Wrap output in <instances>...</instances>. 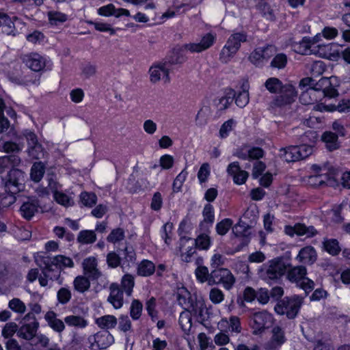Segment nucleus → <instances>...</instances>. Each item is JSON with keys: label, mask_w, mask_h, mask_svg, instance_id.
<instances>
[{"label": "nucleus", "mask_w": 350, "mask_h": 350, "mask_svg": "<svg viewBox=\"0 0 350 350\" xmlns=\"http://www.w3.org/2000/svg\"><path fill=\"white\" fill-rule=\"evenodd\" d=\"M295 51L298 53L303 54V55H308V54H314V50L316 49V46H312L310 41V38H304L301 42H299L297 45L295 46Z\"/></svg>", "instance_id": "7c9ffc66"}, {"label": "nucleus", "mask_w": 350, "mask_h": 350, "mask_svg": "<svg viewBox=\"0 0 350 350\" xmlns=\"http://www.w3.org/2000/svg\"><path fill=\"white\" fill-rule=\"evenodd\" d=\"M44 319L54 332L60 334L64 330V323L57 318V315L54 311H48L44 315Z\"/></svg>", "instance_id": "b1692460"}, {"label": "nucleus", "mask_w": 350, "mask_h": 350, "mask_svg": "<svg viewBox=\"0 0 350 350\" xmlns=\"http://www.w3.org/2000/svg\"><path fill=\"white\" fill-rule=\"evenodd\" d=\"M297 96L295 87L291 84H285L269 104V110L273 111L277 108H284L293 103Z\"/></svg>", "instance_id": "20e7f679"}, {"label": "nucleus", "mask_w": 350, "mask_h": 350, "mask_svg": "<svg viewBox=\"0 0 350 350\" xmlns=\"http://www.w3.org/2000/svg\"><path fill=\"white\" fill-rule=\"evenodd\" d=\"M124 239V231L122 228L113 229L107 237L108 242L115 243Z\"/></svg>", "instance_id": "13d9d810"}, {"label": "nucleus", "mask_w": 350, "mask_h": 350, "mask_svg": "<svg viewBox=\"0 0 350 350\" xmlns=\"http://www.w3.org/2000/svg\"><path fill=\"white\" fill-rule=\"evenodd\" d=\"M155 271V266L154 263L148 260H142L137 268L138 275L144 277H147L152 275Z\"/></svg>", "instance_id": "2f4dec72"}, {"label": "nucleus", "mask_w": 350, "mask_h": 350, "mask_svg": "<svg viewBox=\"0 0 350 350\" xmlns=\"http://www.w3.org/2000/svg\"><path fill=\"white\" fill-rule=\"evenodd\" d=\"M233 233L237 237H243V245H245L249 242L248 236L250 234L249 232L248 226H245V224L239 223L236 224L233 228Z\"/></svg>", "instance_id": "c9c22d12"}, {"label": "nucleus", "mask_w": 350, "mask_h": 350, "mask_svg": "<svg viewBox=\"0 0 350 350\" xmlns=\"http://www.w3.org/2000/svg\"><path fill=\"white\" fill-rule=\"evenodd\" d=\"M96 240V234L93 230H82L79 232L77 241L83 244L93 243Z\"/></svg>", "instance_id": "49530a36"}, {"label": "nucleus", "mask_w": 350, "mask_h": 350, "mask_svg": "<svg viewBox=\"0 0 350 350\" xmlns=\"http://www.w3.org/2000/svg\"><path fill=\"white\" fill-rule=\"evenodd\" d=\"M304 303V297L299 295L285 297L275 306L276 313L286 315L288 319H295Z\"/></svg>", "instance_id": "7ed1b4c3"}, {"label": "nucleus", "mask_w": 350, "mask_h": 350, "mask_svg": "<svg viewBox=\"0 0 350 350\" xmlns=\"http://www.w3.org/2000/svg\"><path fill=\"white\" fill-rule=\"evenodd\" d=\"M185 310L189 312L191 315L196 317L199 321H204L206 319L204 316L206 306L202 300L195 298Z\"/></svg>", "instance_id": "4be33fe9"}, {"label": "nucleus", "mask_w": 350, "mask_h": 350, "mask_svg": "<svg viewBox=\"0 0 350 350\" xmlns=\"http://www.w3.org/2000/svg\"><path fill=\"white\" fill-rule=\"evenodd\" d=\"M316 91H322L323 95L329 98H334L338 95L337 90L332 85L330 79L323 77L316 83L314 87L311 88L309 92L302 93L300 99L305 105L310 104V101H308L306 97L314 94Z\"/></svg>", "instance_id": "0eeeda50"}, {"label": "nucleus", "mask_w": 350, "mask_h": 350, "mask_svg": "<svg viewBox=\"0 0 350 350\" xmlns=\"http://www.w3.org/2000/svg\"><path fill=\"white\" fill-rule=\"evenodd\" d=\"M233 224L231 219L226 218L222 219L216 225V231L219 235H225Z\"/></svg>", "instance_id": "5fc2aeb1"}, {"label": "nucleus", "mask_w": 350, "mask_h": 350, "mask_svg": "<svg viewBox=\"0 0 350 350\" xmlns=\"http://www.w3.org/2000/svg\"><path fill=\"white\" fill-rule=\"evenodd\" d=\"M142 304L137 299H134L131 306L130 314L133 320H137L142 314Z\"/></svg>", "instance_id": "4d7b16f0"}, {"label": "nucleus", "mask_w": 350, "mask_h": 350, "mask_svg": "<svg viewBox=\"0 0 350 350\" xmlns=\"http://www.w3.org/2000/svg\"><path fill=\"white\" fill-rule=\"evenodd\" d=\"M258 8L267 20L274 21L276 18L273 9L264 0H261L258 5Z\"/></svg>", "instance_id": "a19ab883"}, {"label": "nucleus", "mask_w": 350, "mask_h": 350, "mask_svg": "<svg viewBox=\"0 0 350 350\" xmlns=\"http://www.w3.org/2000/svg\"><path fill=\"white\" fill-rule=\"evenodd\" d=\"M286 341L284 331L279 326H275L271 330V337L267 344L269 349H275L281 347Z\"/></svg>", "instance_id": "aec40b11"}, {"label": "nucleus", "mask_w": 350, "mask_h": 350, "mask_svg": "<svg viewBox=\"0 0 350 350\" xmlns=\"http://www.w3.org/2000/svg\"><path fill=\"white\" fill-rule=\"evenodd\" d=\"M21 323L18 328L17 336L26 340H31L36 336L39 327V323L36 317L29 312L23 318Z\"/></svg>", "instance_id": "423d86ee"}, {"label": "nucleus", "mask_w": 350, "mask_h": 350, "mask_svg": "<svg viewBox=\"0 0 350 350\" xmlns=\"http://www.w3.org/2000/svg\"><path fill=\"white\" fill-rule=\"evenodd\" d=\"M23 62L31 70L40 72L46 66V59L37 53H31L21 56Z\"/></svg>", "instance_id": "ddd939ff"}, {"label": "nucleus", "mask_w": 350, "mask_h": 350, "mask_svg": "<svg viewBox=\"0 0 350 350\" xmlns=\"http://www.w3.org/2000/svg\"><path fill=\"white\" fill-rule=\"evenodd\" d=\"M36 261L42 269L43 275L49 278V279L51 280H57L59 281V284H62V280H60L62 271L59 267H57L51 261V257L40 256Z\"/></svg>", "instance_id": "1a4fd4ad"}, {"label": "nucleus", "mask_w": 350, "mask_h": 350, "mask_svg": "<svg viewBox=\"0 0 350 350\" xmlns=\"http://www.w3.org/2000/svg\"><path fill=\"white\" fill-rule=\"evenodd\" d=\"M290 265L283 257L275 258L262 265L258 270V275L265 281L277 280L285 274Z\"/></svg>", "instance_id": "f257e3e1"}, {"label": "nucleus", "mask_w": 350, "mask_h": 350, "mask_svg": "<svg viewBox=\"0 0 350 350\" xmlns=\"http://www.w3.org/2000/svg\"><path fill=\"white\" fill-rule=\"evenodd\" d=\"M317 259V252L313 247L310 245L301 248L296 256V260L299 262L308 265L314 264Z\"/></svg>", "instance_id": "6ab92c4d"}, {"label": "nucleus", "mask_w": 350, "mask_h": 350, "mask_svg": "<svg viewBox=\"0 0 350 350\" xmlns=\"http://www.w3.org/2000/svg\"><path fill=\"white\" fill-rule=\"evenodd\" d=\"M252 328L254 333L261 332L265 329L268 328L273 323V318L272 315L267 311L255 312L252 317Z\"/></svg>", "instance_id": "f8f14e48"}, {"label": "nucleus", "mask_w": 350, "mask_h": 350, "mask_svg": "<svg viewBox=\"0 0 350 350\" xmlns=\"http://www.w3.org/2000/svg\"><path fill=\"white\" fill-rule=\"evenodd\" d=\"M194 299L191 296L190 293L185 288H182L177 294V300L179 305L183 306L185 310Z\"/></svg>", "instance_id": "c03bdc74"}, {"label": "nucleus", "mask_w": 350, "mask_h": 350, "mask_svg": "<svg viewBox=\"0 0 350 350\" xmlns=\"http://www.w3.org/2000/svg\"><path fill=\"white\" fill-rule=\"evenodd\" d=\"M51 261H52L55 265L59 267L61 271L63 268L72 267L74 266V262L70 258L62 255L51 258Z\"/></svg>", "instance_id": "a18cd8bd"}, {"label": "nucleus", "mask_w": 350, "mask_h": 350, "mask_svg": "<svg viewBox=\"0 0 350 350\" xmlns=\"http://www.w3.org/2000/svg\"><path fill=\"white\" fill-rule=\"evenodd\" d=\"M247 40V35L243 31L232 33L220 52L219 60L221 62L224 64L229 62L239 50L241 43L245 42Z\"/></svg>", "instance_id": "f03ea898"}, {"label": "nucleus", "mask_w": 350, "mask_h": 350, "mask_svg": "<svg viewBox=\"0 0 350 350\" xmlns=\"http://www.w3.org/2000/svg\"><path fill=\"white\" fill-rule=\"evenodd\" d=\"M187 172L183 170L175 178L173 183V191L178 192L180 191L183 183L186 180Z\"/></svg>", "instance_id": "0e129e2a"}, {"label": "nucleus", "mask_w": 350, "mask_h": 350, "mask_svg": "<svg viewBox=\"0 0 350 350\" xmlns=\"http://www.w3.org/2000/svg\"><path fill=\"white\" fill-rule=\"evenodd\" d=\"M80 201L83 206L92 207L96 204L97 197L94 193L84 191L80 195Z\"/></svg>", "instance_id": "3c124183"}, {"label": "nucleus", "mask_w": 350, "mask_h": 350, "mask_svg": "<svg viewBox=\"0 0 350 350\" xmlns=\"http://www.w3.org/2000/svg\"><path fill=\"white\" fill-rule=\"evenodd\" d=\"M110 295L108 297V301L113 305L116 309L120 308L123 305V291L119 288L118 284L112 283L110 286Z\"/></svg>", "instance_id": "5701e85b"}, {"label": "nucleus", "mask_w": 350, "mask_h": 350, "mask_svg": "<svg viewBox=\"0 0 350 350\" xmlns=\"http://www.w3.org/2000/svg\"><path fill=\"white\" fill-rule=\"evenodd\" d=\"M29 155L34 159H40L43 155V148L40 144L28 148Z\"/></svg>", "instance_id": "774afa93"}, {"label": "nucleus", "mask_w": 350, "mask_h": 350, "mask_svg": "<svg viewBox=\"0 0 350 350\" xmlns=\"http://www.w3.org/2000/svg\"><path fill=\"white\" fill-rule=\"evenodd\" d=\"M280 157L286 162H295L299 161L297 146H291L280 150Z\"/></svg>", "instance_id": "c85d7f7f"}, {"label": "nucleus", "mask_w": 350, "mask_h": 350, "mask_svg": "<svg viewBox=\"0 0 350 350\" xmlns=\"http://www.w3.org/2000/svg\"><path fill=\"white\" fill-rule=\"evenodd\" d=\"M242 91L239 92L238 94L236 96L234 90H230L228 94L230 95L228 97H223L220 99V103H222L224 101H225V103L224 104V109L227 107V105L229 104L230 102H232V97L230 96H232L233 97L235 96V103L238 107L240 108H243L245 107L250 100L249 97V84L247 81L243 82L242 85Z\"/></svg>", "instance_id": "9d476101"}, {"label": "nucleus", "mask_w": 350, "mask_h": 350, "mask_svg": "<svg viewBox=\"0 0 350 350\" xmlns=\"http://www.w3.org/2000/svg\"><path fill=\"white\" fill-rule=\"evenodd\" d=\"M227 172L232 176L234 183L237 185L245 183L249 176L246 171L241 169L238 162L230 163L227 167Z\"/></svg>", "instance_id": "a211bd4d"}, {"label": "nucleus", "mask_w": 350, "mask_h": 350, "mask_svg": "<svg viewBox=\"0 0 350 350\" xmlns=\"http://www.w3.org/2000/svg\"><path fill=\"white\" fill-rule=\"evenodd\" d=\"M211 241L210 237L206 233L199 234L195 239L196 247L200 250H208Z\"/></svg>", "instance_id": "09e8293b"}, {"label": "nucleus", "mask_w": 350, "mask_h": 350, "mask_svg": "<svg viewBox=\"0 0 350 350\" xmlns=\"http://www.w3.org/2000/svg\"><path fill=\"white\" fill-rule=\"evenodd\" d=\"M322 107L326 111H338L340 112H347L350 111V100L343 99L338 105H323Z\"/></svg>", "instance_id": "de8ad7c7"}, {"label": "nucleus", "mask_w": 350, "mask_h": 350, "mask_svg": "<svg viewBox=\"0 0 350 350\" xmlns=\"http://www.w3.org/2000/svg\"><path fill=\"white\" fill-rule=\"evenodd\" d=\"M287 64V57L284 53L276 55L271 62V66L278 69L284 68Z\"/></svg>", "instance_id": "bf43d9fd"}, {"label": "nucleus", "mask_w": 350, "mask_h": 350, "mask_svg": "<svg viewBox=\"0 0 350 350\" xmlns=\"http://www.w3.org/2000/svg\"><path fill=\"white\" fill-rule=\"evenodd\" d=\"M44 174V165L41 162L33 163L31 169V178L36 183L39 182Z\"/></svg>", "instance_id": "ea45409f"}, {"label": "nucleus", "mask_w": 350, "mask_h": 350, "mask_svg": "<svg viewBox=\"0 0 350 350\" xmlns=\"http://www.w3.org/2000/svg\"><path fill=\"white\" fill-rule=\"evenodd\" d=\"M314 175H317L321 179L319 183H327L329 180L330 167L327 163L322 165L314 164L310 167Z\"/></svg>", "instance_id": "cd10ccee"}, {"label": "nucleus", "mask_w": 350, "mask_h": 350, "mask_svg": "<svg viewBox=\"0 0 350 350\" xmlns=\"http://www.w3.org/2000/svg\"><path fill=\"white\" fill-rule=\"evenodd\" d=\"M299 159H304L311 155L313 152L314 148L312 145H306L305 144L297 146Z\"/></svg>", "instance_id": "338daca9"}, {"label": "nucleus", "mask_w": 350, "mask_h": 350, "mask_svg": "<svg viewBox=\"0 0 350 350\" xmlns=\"http://www.w3.org/2000/svg\"><path fill=\"white\" fill-rule=\"evenodd\" d=\"M286 278L291 282L298 283L301 282L307 274V269L303 265L295 266L288 268Z\"/></svg>", "instance_id": "393cba45"}, {"label": "nucleus", "mask_w": 350, "mask_h": 350, "mask_svg": "<svg viewBox=\"0 0 350 350\" xmlns=\"http://www.w3.org/2000/svg\"><path fill=\"white\" fill-rule=\"evenodd\" d=\"M95 323L100 329L108 331L116 326L118 321L115 316L107 314L96 319Z\"/></svg>", "instance_id": "bb28decb"}, {"label": "nucleus", "mask_w": 350, "mask_h": 350, "mask_svg": "<svg viewBox=\"0 0 350 350\" xmlns=\"http://www.w3.org/2000/svg\"><path fill=\"white\" fill-rule=\"evenodd\" d=\"M107 263L111 268L118 267L121 262V258L115 252H111L107 255Z\"/></svg>", "instance_id": "69168bd1"}, {"label": "nucleus", "mask_w": 350, "mask_h": 350, "mask_svg": "<svg viewBox=\"0 0 350 350\" xmlns=\"http://www.w3.org/2000/svg\"><path fill=\"white\" fill-rule=\"evenodd\" d=\"M53 195L55 200L59 204L64 206H70L74 204L72 199L62 192L55 191Z\"/></svg>", "instance_id": "6e6d98bb"}, {"label": "nucleus", "mask_w": 350, "mask_h": 350, "mask_svg": "<svg viewBox=\"0 0 350 350\" xmlns=\"http://www.w3.org/2000/svg\"><path fill=\"white\" fill-rule=\"evenodd\" d=\"M325 250L330 254L335 256L337 255L340 248L338 245V241L336 239H329L323 242Z\"/></svg>", "instance_id": "864d4df0"}, {"label": "nucleus", "mask_w": 350, "mask_h": 350, "mask_svg": "<svg viewBox=\"0 0 350 350\" xmlns=\"http://www.w3.org/2000/svg\"><path fill=\"white\" fill-rule=\"evenodd\" d=\"M285 85L276 77H271L265 82V87L271 94L278 93Z\"/></svg>", "instance_id": "f704fd0d"}, {"label": "nucleus", "mask_w": 350, "mask_h": 350, "mask_svg": "<svg viewBox=\"0 0 350 350\" xmlns=\"http://www.w3.org/2000/svg\"><path fill=\"white\" fill-rule=\"evenodd\" d=\"M210 286L221 284L224 288L230 290L235 283V278L230 270L225 268L215 269L211 272Z\"/></svg>", "instance_id": "6e6552de"}, {"label": "nucleus", "mask_w": 350, "mask_h": 350, "mask_svg": "<svg viewBox=\"0 0 350 350\" xmlns=\"http://www.w3.org/2000/svg\"><path fill=\"white\" fill-rule=\"evenodd\" d=\"M179 324L185 333H188L191 330L192 319L189 312L184 310L180 314Z\"/></svg>", "instance_id": "4c0bfd02"}, {"label": "nucleus", "mask_w": 350, "mask_h": 350, "mask_svg": "<svg viewBox=\"0 0 350 350\" xmlns=\"http://www.w3.org/2000/svg\"><path fill=\"white\" fill-rule=\"evenodd\" d=\"M39 202L38 200L33 199L24 202L21 206L20 211L22 216L27 219H30L38 211Z\"/></svg>", "instance_id": "a878e982"}, {"label": "nucleus", "mask_w": 350, "mask_h": 350, "mask_svg": "<svg viewBox=\"0 0 350 350\" xmlns=\"http://www.w3.org/2000/svg\"><path fill=\"white\" fill-rule=\"evenodd\" d=\"M84 274L91 280H97L101 276V273L97 269V261L94 257L85 258L83 262Z\"/></svg>", "instance_id": "412c9836"}, {"label": "nucleus", "mask_w": 350, "mask_h": 350, "mask_svg": "<svg viewBox=\"0 0 350 350\" xmlns=\"http://www.w3.org/2000/svg\"><path fill=\"white\" fill-rule=\"evenodd\" d=\"M196 276L201 283L207 282L210 285L211 273H208V268L204 266L198 267L195 271Z\"/></svg>", "instance_id": "8fccbe9b"}, {"label": "nucleus", "mask_w": 350, "mask_h": 350, "mask_svg": "<svg viewBox=\"0 0 350 350\" xmlns=\"http://www.w3.org/2000/svg\"><path fill=\"white\" fill-rule=\"evenodd\" d=\"M65 323L69 326L84 328L88 325V321L80 316L70 315L64 319Z\"/></svg>", "instance_id": "37998d69"}, {"label": "nucleus", "mask_w": 350, "mask_h": 350, "mask_svg": "<svg viewBox=\"0 0 350 350\" xmlns=\"http://www.w3.org/2000/svg\"><path fill=\"white\" fill-rule=\"evenodd\" d=\"M322 139L326 144V148L329 151L338 148V135L332 132H325L322 135Z\"/></svg>", "instance_id": "72a5a7b5"}, {"label": "nucleus", "mask_w": 350, "mask_h": 350, "mask_svg": "<svg viewBox=\"0 0 350 350\" xmlns=\"http://www.w3.org/2000/svg\"><path fill=\"white\" fill-rule=\"evenodd\" d=\"M209 299L214 304H219L224 299V293L217 288H213L209 293Z\"/></svg>", "instance_id": "052dcab7"}, {"label": "nucleus", "mask_w": 350, "mask_h": 350, "mask_svg": "<svg viewBox=\"0 0 350 350\" xmlns=\"http://www.w3.org/2000/svg\"><path fill=\"white\" fill-rule=\"evenodd\" d=\"M150 81L157 83L161 80V78L165 79V81L170 80L169 77V68L167 62L159 63L152 66L149 69Z\"/></svg>", "instance_id": "dca6fc26"}, {"label": "nucleus", "mask_w": 350, "mask_h": 350, "mask_svg": "<svg viewBox=\"0 0 350 350\" xmlns=\"http://www.w3.org/2000/svg\"><path fill=\"white\" fill-rule=\"evenodd\" d=\"M8 78L10 81L17 85H28L29 84H33L38 85L40 83V78L36 77H34V78H33L32 75H27L25 76L23 78H21V77L14 76L13 75L9 74Z\"/></svg>", "instance_id": "c756f323"}, {"label": "nucleus", "mask_w": 350, "mask_h": 350, "mask_svg": "<svg viewBox=\"0 0 350 350\" xmlns=\"http://www.w3.org/2000/svg\"><path fill=\"white\" fill-rule=\"evenodd\" d=\"M25 174L18 169L12 168L4 179L6 192L18 193L25 189Z\"/></svg>", "instance_id": "39448f33"}, {"label": "nucleus", "mask_w": 350, "mask_h": 350, "mask_svg": "<svg viewBox=\"0 0 350 350\" xmlns=\"http://www.w3.org/2000/svg\"><path fill=\"white\" fill-rule=\"evenodd\" d=\"M88 341L92 349H105L114 342V338L108 331H100L89 336Z\"/></svg>", "instance_id": "9b49d317"}, {"label": "nucleus", "mask_w": 350, "mask_h": 350, "mask_svg": "<svg viewBox=\"0 0 350 350\" xmlns=\"http://www.w3.org/2000/svg\"><path fill=\"white\" fill-rule=\"evenodd\" d=\"M185 50L183 46L179 49H173L172 54L165 62H167V65H174L178 64H183L186 60V57L183 54V51Z\"/></svg>", "instance_id": "473e14b6"}, {"label": "nucleus", "mask_w": 350, "mask_h": 350, "mask_svg": "<svg viewBox=\"0 0 350 350\" xmlns=\"http://www.w3.org/2000/svg\"><path fill=\"white\" fill-rule=\"evenodd\" d=\"M317 48V50L313 51L314 54H317L332 61H336L340 56V51L336 44H319Z\"/></svg>", "instance_id": "2eb2a0df"}, {"label": "nucleus", "mask_w": 350, "mask_h": 350, "mask_svg": "<svg viewBox=\"0 0 350 350\" xmlns=\"http://www.w3.org/2000/svg\"><path fill=\"white\" fill-rule=\"evenodd\" d=\"M285 232L289 236L296 234L298 236L306 235V237H312L317 234V230L312 226H307L304 224H297L293 227L286 226Z\"/></svg>", "instance_id": "f3484780"}, {"label": "nucleus", "mask_w": 350, "mask_h": 350, "mask_svg": "<svg viewBox=\"0 0 350 350\" xmlns=\"http://www.w3.org/2000/svg\"><path fill=\"white\" fill-rule=\"evenodd\" d=\"M135 285L134 278L131 274H125L121 280V287L128 296H131Z\"/></svg>", "instance_id": "79ce46f5"}, {"label": "nucleus", "mask_w": 350, "mask_h": 350, "mask_svg": "<svg viewBox=\"0 0 350 350\" xmlns=\"http://www.w3.org/2000/svg\"><path fill=\"white\" fill-rule=\"evenodd\" d=\"M87 276L79 275L75 278L73 282L75 289L79 293H84L90 287V282Z\"/></svg>", "instance_id": "e433bc0d"}, {"label": "nucleus", "mask_w": 350, "mask_h": 350, "mask_svg": "<svg viewBox=\"0 0 350 350\" xmlns=\"http://www.w3.org/2000/svg\"><path fill=\"white\" fill-rule=\"evenodd\" d=\"M8 307L12 311L21 314L26 311L25 304L18 298L11 299L8 303Z\"/></svg>", "instance_id": "603ef678"}, {"label": "nucleus", "mask_w": 350, "mask_h": 350, "mask_svg": "<svg viewBox=\"0 0 350 350\" xmlns=\"http://www.w3.org/2000/svg\"><path fill=\"white\" fill-rule=\"evenodd\" d=\"M14 23L12 21L10 16L0 12V27L2 28L3 32L10 35L13 31Z\"/></svg>", "instance_id": "58836bf2"}, {"label": "nucleus", "mask_w": 350, "mask_h": 350, "mask_svg": "<svg viewBox=\"0 0 350 350\" xmlns=\"http://www.w3.org/2000/svg\"><path fill=\"white\" fill-rule=\"evenodd\" d=\"M71 296L70 291L64 287L61 288L57 293V300L61 304L68 303L71 299Z\"/></svg>", "instance_id": "680f3d73"}, {"label": "nucleus", "mask_w": 350, "mask_h": 350, "mask_svg": "<svg viewBox=\"0 0 350 350\" xmlns=\"http://www.w3.org/2000/svg\"><path fill=\"white\" fill-rule=\"evenodd\" d=\"M18 325L16 323L10 322L5 325L2 329V336L8 338L12 337L16 332H18Z\"/></svg>", "instance_id": "e2e57ef3"}, {"label": "nucleus", "mask_w": 350, "mask_h": 350, "mask_svg": "<svg viewBox=\"0 0 350 350\" xmlns=\"http://www.w3.org/2000/svg\"><path fill=\"white\" fill-rule=\"evenodd\" d=\"M216 37L211 33L205 34L198 43H189L183 45V48L191 53H201L209 49L215 42Z\"/></svg>", "instance_id": "4468645a"}]
</instances>
